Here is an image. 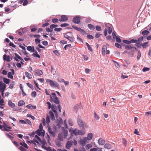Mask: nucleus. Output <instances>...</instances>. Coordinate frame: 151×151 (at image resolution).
Returning <instances> with one entry per match:
<instances>
[{
    "mask_svg": "<svg viewBox=\"0 0 151 151\" xmlns=\"http://www.w3.org/2000/svg\"><path fill=\"white\" fill-rule=\"evenodd\" d=\"M50 122V120L49 117L48 116H47L46 118V123L47 124H48Z\"/></svg>",
    "mask_w": 151,
    "mask_h": 151,
    "instance_id": "nucleus-57",
    "label": "nucleus"
},
{
    "mask_svg": "<svg viewBox=\"0 0 151 151\" xmlns=\"http://www.w3.org/2000/svg\"><path fill=\"white\" fill-rule=\"evenodd\" d=\"M48 132L50 135L51 136L55 137V132L52 130V129L49 128L48 129Z\"/></svg>",
    "mask_w": 151,
    "mask_h": 151,
    "instance_id": "nucleus-13",
    "label": "nucleus"
},
{
    "mask_svg": "<svg viewBox=\"0 0 151 151\" xmlns=\"http://www.w3.org/2000/svg\"><path fill=\"white\" fill-rule=\"evenodd\" d=\"M45 145H42V147L45 149L47 150H49L51 148L50 147H47L45 146Z\"/></svg>",
    "mask_w": 151,
    "mask_h": 151,
    "instance_id": "nucleus-42",
    "label": "nucleus"
},
{
    "mask_svg": "<svg viewBox=\"0 0 151 151\" xmlns=\"http://www.w3.org/2000/svg\"><path fill=\"white\" fill-rule=\"evenodd\" d=\"M6 136L11 139H14V137H13L9 134L8 133H6Z\"/></svg>",
    "mask_w": 151,
    "mask_h": 151,
    "instance_id": "nucleus-51",
    "label": "nucleus"
},
{
    "mask_svg": "<svg viewBox=\"0 0 151 151\" xmlns=\"http://www.w3.org/2000/svg\"><path fill=\"white\" fill-rule=\"evenodd\" d=\"M63 122V120L62 119H61L58 122V127H61V124H62Z\"/></svg>",
    "mask_w": 151,
    "mask_h": 151,
    "instance_id": "nucleus-35",
    "label": "nucleus"
},
{
    "mask_svg": "<svg viewBox=\"0 0 151 151\" xmlns=\"http://www.w3.org/2000/svg\"><path fill=\"white\" fill-rule=\"evenodd\" d=\"M125 48L127 50H129L132 48H134L135 50L136 49V48L135 47H133L131 45H127L125 46Z\"/></svg>",
    "mask_w": 151,
    "mask_h": 151,
    "instance_id": "nucleus-14",
    "label": "nucleus"
},
{
    "mask_svg": "<svg viewBox=\"0 0 151 151\" xmlns=\"http://www.w3.org/2000/svg\"><path fill=\"white\" fill-rule=\"evenodd\" d=\"M68 124L70 126H72L73 125V123L72 121L70 119H69L68 121Z\"/></svg>",
    "mask_w": 151,
    "mask_h": 151,
    "instance_id": "nucleus-46",
    "label": "nucleus"
},
{
    "mask_svg": "<svg viewBox=\"0 0 151 151\" xmlns=\"http://www.w3.org/2000/svg\"><path fill=\"white\" fill-rule=\"evenodd\" d=\"M88 141L87 140L86 137L83 138L82 139H81L80 140V143L82 146H84L86 145V143H87Z\"/></svg>",
    "mask_w": 151,
    "mask_h": 151,
    "instance_id": "nucleus-3",
    "label": "nucleus"
},
{
    "mask_svg": "<svg viewBox=\"0 0 151 151\" xmlns=\"http://www.w3.org/2000/svg\"><path fill=\"white\" fill-rule=\"evenodd\" d=\"M53 52L57 56H60V54L58 51L55 50L53 51Z\"/></svg>",
    "mask_w": 151,
    "mask_h": 151,
    "instance_id": "nucleus-44",
    "label": "nucleus"
},
{
    "mask_svg": "<svg viewBox=\"0 0 151 151\" xmlns=\"http://www.w3.org/2000/svg\"><path fill=\"white\" fill-rule=\"evenodd\" d=\"M115 45L116 47L118 48H121L122 47L121 45L119 43H116Z\"/></svg>",
    "mask_w": 151,
    "mask_h": 151,
    "instance_id": "nucleus-62",
    "label": "nucleus"
},
{
    "mask_svg": "<svg viewBox=\"0 0 151 151\" xmlns=\"http://www.w3.org/2000/svg\"><path fill=\"white\" fill-rule=\"evenodd\" d=\"M78 130L77 129H75L73 131L72 133L74 134L75 135H78Z\"/></svg>",
    "mask_w": 151,
    "mask_h": 151,
    "instance_id": "nucleus-29",
    "label": "nucleus"
},
{
    "mask_svg": "<svg viewBox=\"0 0 151 151\" xmlns=\"http://www.w3.org/2000/svg\"><path fill=\"white\" fill-rule=\"evenodd\" d=\"M102 35L99 33H97L95 34V37L96 38H99L100 35Z\"/></svg>",
    "mask_w": 151,
    "mask_h": 151,
    "instance_id": "nucleus-63",
    "label": "nucleus"
},
{
    "mask_svg": "<svg viewBox=\"0 0 151 151\" xmlns=\"http://www.w3.org/2000/svg\"><path fill=\"white\" fill-rule=\"evenodd\" d=\"M134 50H132L128 52L129 56L130 57H132L134 56Z\"/></svg>",
    "mask_w": 151,
    "mask_h": 151,
    "instance_id": "nucleus-20",
    "label": "nucleus"
},
{
    "mask_svg": "<svg viewBox=\"0 0 151 151\" xmlns=\"http://www.w3.org/2000/svg\"><path fill=\"white\" fill-rule=\"evenodd\" d=\"M34 72L35 73V75H36L37 76H40L43 74L42 71L39 69L35 70Z\"/></svg>",
    "mask_w": 151,
    "mask_h": 151,
    "instance_id": "nucleus-8",
    "label": "nucleus"
},
{
    "mask_svg": "<svg viewBox=\"0 0 151 151\" xmlns=\"http://www.w3.org/2000/svg\"><path fill=\"white\" fill-rule=\"evenodd\" d=\"M19 149L22 151H27V150L22 146H20L19 148Z\"/></svg>",
    "mask_w": 151,
    "mask_h": 151,
    "instance_id": "nucleus-54",
    "label": "nucleus"
},
{
    "mask_svg": "<svg viewBox=\"0 0 151 151\" xmlns=\"http://www.w3.org/2000/svg\"><path fill=\"white\" fill-rule=\"evenodd\" d=\"M98 142L100 145H104L105 143V141L102 138H100L98 140Z\"/></svg>",
    "mask_w": 151,
    "mask_h": 151,
    "instance_id": "nucleus-10",
    "label": "nucleus"
},
{
    "mask_svg": "<svg viewBox=\"0 0 151 151\" xmlns=\"http://www.w3.org/2000/svg\"><path fill=\"white\" fill-rule=\"evenodd\" d=\"M150 32L148 31L147 30H145L142 32V35H146L148 34Z\"/></svg>",
    "mask_w": 151,
    "mask_h": 151,
    "instance_id": "nucleus-33",
    "label": "nucleus"
},
{
    "mask_svg": "<svg viewBox=\"0 0 151 151\" xmlns=\"http://www.w3.org/2000/svg\"><path fill=\"white\" fill-rule=\"evenodd\" d=\"M40 142L41 143L43 144L42 145H45L47 144L46 141L45 140L43 139L42 141L41 140V142Z\"/></svg>",
    "mask_w": 151,
    "mask_h": 151,
    "instance_id": "nucleus-61",
    "label": "nucleus"
},
{
    "mask_svg": "<svg viewBox=\"0 0 151 151\" xmlns=\"http://www.w3.org/2000/svg\"><path fill=\"white\" fill-rule=\"evenodd\" d=\"M33 140L37 144L39 143V142L37 140H38L40 142H41L40 138L37 135L35 136V138L33 139Z\"/></svg>",
    "mask_w": 151,
    "mask_h": 151,
    "instance_id": "nucleus-11",
    "label": "nucleus"
},
{
    "mask_svg": "<svg viewBox=\"0 0 151 151\" xmlns=\"http://www.w3.org/2000/svg\"><path fill=\"white\" fill-rule=\"evenodd\" d=\"M69 25L67 23H64L60 25L61 27H65L68 26Z\"/></svg>",
    "mask_w": 151,
    "mask_h": 151,
    "instance_id": "nucleus-59",
    "label": "nucleus"
},
{
    "mask_svg": "<svg viewBox=\"0 0 151 151\" xmlns=\"http://www.w3.org/2000/svg\"><path fill=\"white\" fill-rule=\"evenodd\" d=\"M35 52V53H33V56L35 57H37L38 58H40V56L38 55L37 53V52L36 51L34 52Z\"/></svg>",
    "mask_w": 151,
    "mask_h": 151,
    "instance_id": "nucleus-32",
    "label": "nucleus"
},
{
    "mask_svg": "<svg viewBox=\"0 0 151 151\" xmlns=\"http://www.w3.org/2000/svg\"><path fill=\"white\" fill-rule=\"evenodd\" d=\"M78 123L79 126L82 128V129H84V125L83 122L82 121L80 120L79 119L78 121Z\"/></svg>",
    "mask_w": 151,
    "mask_h": 151,
    "instance_id": "nucleus-12",
    "label": "nucleus"
},
{
    "mask_svg": "<svg viewBox=\"0 0 151 151\" xmlns=\"http://www.w3.org/2000/svg\"><path fill=\"white\" fill-rule=\"evenodd\" d=\"M15 55V57H16L17 58H18L20 60H22V58L17 54L16 53Z\"/></svg>",
    "mask_w": 151,
    "mask_h": 151,
    "instance_id": "nucleus-49",
    "label": "nucleus"
},
{
    "mask_svg": "<svg viewBox=\"0 0 151 151\" xmlns=\"http://www.w3.org/2000/svg\"><path fill=\"white\" fill-rule=\"evenodd\" d=\"M63 136L64 138H66L67 137L68 134V131L67 130H64L63 131Z\"/></svg>",
    "mask_w": 151,
    "mask_h": 151,
    "instance_id": "nucleus-21",
    "label": "nucleus"
},
{
    "mask_svg": "<svg viewBox=\"0 0 151 151\" xmlns=\"http://www.w3.org/2000/svg\"><path fill=\"white\" fill-rule=\"evenodd\" d=\"M3 81L6 84H9L10 82V79L7 78H3Z\"/></svg>",
    "mask_w": 151,
    "mask_h": 151,
    "instance_id": "nucleus-24",
    "label": "nucleus"
},
{
    "mask_svg": "<svg viewBox=\"0 0 151 151\" xmlns=\"http://www.w3.org/2000/svg\"><path fill=\"white\" fill-rule=\"evenodd\" d=\"M85 134L84 132L82 130H78V135L79 134V135H83Z\"/></svg>",
    "mask_w": 151,
    "mask_h": 151,
    "instance_id": "nucleus-40",
    "label": "nucleus"
},
{
    "mask_svg": "<svg viewBox=\"0 0 151 151\" xmlns=\"http://www.w3.org/2000/svg\"><path fill=\"white\" fill-rule=\"evenodd\" d=\"M150 69V68L145 67L142 69V71L143 72H146L149 71Z\"/></svg>",
    "mask_w": 151,
    "mask_h": 151,
    "instance_id": "nucleus-48",
    "label": "nucleus"
},
{
    "mask_svg": "<svg viewBox=\"0 0 151 151\" xmlns=\"http://www.w3.org/2000/svg\"><path fill=\"white\" fill-rule=\"evenodd\" d=\"M141 55V53L140 51L139 50L137 53V60H139L140 58Z\"/></svg>",
    "mask_w": 151,
    "mask_h": 151,
    "instance_id": "nucleus-38",
    "label": "nucleus"
},
{
    "mask_svg": "<svg viewBox=\"0 0 151 151\" xmlns=\"http://www.w3.org/2000/svg\"><path fill=\"white\" fill-rule=\"evenodd\" d=\"M4 100L3 99H1L0 100V105L3 106L4 105Z\"/></svg>",
    "mask_w": 151,
    "mask_h": 151,
    "instance_id": "nucleus-60",
    "label": "nucleus"
},
{
    "mask_svg": "<svg viewBox=\"0 0 151 151\" xmlns=\"http://www.w3.org/2000/svg\"><path fill=\"white\" fill-rule=\"evenodd\" d=\"M68 39L69 40L71 43H73L74 41L73 38L70 37Z\"/></svg>",
    "mask_w": 151,
    "mask_h": 151,
    "instance_id": "nucleus-58",
    "label": "nucleus"
},
{
    "mask_svg": "<svg viewBox=\"0 0 151 151\" xmlns=\"http://www.w3.org/2000/svg\"><path fill=\"white\" fill-rule=\"evenodd\" d=\"M86 45L87 46L88 50L91 51H92V49L91 46L87 42L86 43Z\"/></svg>",
    "mask_w": 151,
    "mask_h": 151,
    "instance_id": "nucleus-34",
    "label": "nucleus"
},
{
    "mask_svg": "<svg viewBox=\"0 0 151 151\" xmlns=\"http://www.w3.org/2000/svg\"><path fill=\"white\" fill-rule=\"evenodd\" d=\"M25 121L26 123H27L28 124H29L30 125H32V124H31V122L29 120L27 119H25Z\"/></svg>",
    "mask_w": 151,
    "mask_h": 151,
    "instance_id": "nucleus-56",
    "label": "nucleus"
},
{
    "mask_svg": "<svg viewBox=\"0 0 151 151\" xmlns=\"http://www.w3.org/2000/svg\"><path fill=\"white\" fill-rule=\"evenodd\" d=\"M50 99L53 101L56 104H59L60 103V101L58 98L57 97L54 99H52L51 95H50Z\"/></svg>",
    "mask_w": 151,
    "mask_h": 151,
    "instance_id": "nucleus-9",
    "label": "nucleus"
},
{
    "mask_svg": "<svg viewBox=\"0 0 151 151\" xmlns=\"http://www.w3.org/2000/svg\"><path fill=\"white\" fill-rule=\"evenodd\" d=\"M68 47H72L71 45V44H68L66 45L65 47H64V49L65 50H67V48Z\"/></svg>",
    "mask_w": 151,
    "mask_h": 151,
    "instance_id": "nucleus-55",
    "label": "nucleus"
},
{
    "mask_svg": "<svg viewBox=\"0 0 151 151\" xmlns=\"http://www.w3.org/2000/svg\"><path fill=\"white\" fill-rule=\"evenodd\" d=\"M45 132L44 131L42 132V130H40L39 129H38L35 132V133L37 134L39 136L41 135L44 136L45 135Z\"/></svg>",
    "mask_w": 151,
    "mask_h": 151,
    "instance_id": "nucleus-6",
    "label": "nucleus"
},
{
    "mask_svg": "<svg viewBox=\"0 0 151 151\" xmlns=\"http://www.w3.org/2000/svg\"><path fill=\"white\" fill-rule=\"evenodd\" d=\"M27 49L29 51H31L33 52H35V50L33 46L32 47L30 46H28L27 48Z\"/></svg>",
    "mask_w": 151,
    "mask_h": 151,
    "instance_id": "nucleus-18",
    "label": "nucleus"
},
{
    "mask_svg": "<svg viewBox=\"0 0 151 151\" xmlns=\"http://www.w3.org/2000/svg\"><path fill=\"white\" fill-rule=\"evenodd\" d=\"M106 47L105 45H103L102 46V54L103 55H105V51L106 50Z\"/></svg>",
    "mask_w": 151,
    "mask_h": 151,
    "instance_id": "nucleus-16",
    "label": "nucleus"
},
{
    "mask_svg": "<svg viewBox=\"0 0 151 151\" xmlns=\"http://www.w3.org/2000/svg\"><path fill=\"white\" fill-rule=\"evenodd\" d=\"M92 137H93L92 134L91 133H89L88 134L87 137H86L87 140V141L88 140H91L92 138Z\"/></svg>",
    "mask_w": 151,
    "mask_h": 151,
    "instance_id": "nucleus-19",
    "label": "nucleus"
},
{
    "mask_svg": "<svg viewBox=\"0 0 151 151\" xmlns=\"http://www.w3.org/2000/svg\"><path fill=\"white\" fill-rule=\"evenodd\" d=\"M122 143L126 147L127 145V141L124 138H122Z\"/></svg>",
    "mask_w": 151,
    "mask_h": 151,
    "instance_id": "nucleus-36",
    "label": "nucleus"
},
{
    "mask_svg": "<svg viewBox=\"0 0 151 151\" xmlns=\"http://www.w3.org/2000/svg\"><path fill=\"white\" fill-rule=\"evenodd\" d=\"M58 81L59 82H64V80L62 78H58Z\"/></svg>",
    "mask_w": 151,
    "mask_h": 151,
    "instance_id": "nucleus-52",
    "label": "nucleus"
},
{
    "mask_svg": "<svg viewBox=\"0 0 151 151\" xmlns=\"http://www.w3.org/2000/svg\"><path fill=\"white\" fill-rule=\"evenodd\" d=\"M6 86L2 81H0V91H4Z\"/></svg>",
    "mask_w": 151,
    "mask_h": 151,
    "instance_id": "nucleus-4",
    "label": "nucleus"
},
{
    "mask_svg": "<svg viewBox=\"0 0 151 151\" xmlns=\"http://www.w3.org/2000/svg\"><path fill=\"white\" fill-rule=\"evenodd\" d=\"M116 40V41L119 43H120L121 42V40L119 37H117L115 38Z\"/></svg>",
    "mask_w": 151,
    "mask_h": 151,
    "instance_id": "nucleus-64",
    "label": "nucleus"
},
{
    "mask_svg": "<svg viewBox=\"0 0 151 151\" xmlns=\"http://www.w3.org/2000/svg\"><path fill=\"white\" fill-rule=\"evenodd\" d=\"M52 22L54 23H56L57 22H58V21H59L58 19L57 18H54L52 19Z\"/></svg>",
    "mask_w": 151,
    "mask_h": 151,
    "instance_id": "nucleus-45",
    "label": "nucleus"
},
{
    "mask_svg": "<svg viewBox=\"0 0 151 151\" xmlns=\"http://www.w3.org/2000/svg\"><path fill=\"white\" fill-rule=\"evenodd\" d=\"M97 31H100L101 30V27L98 25H97L95 27Z\"/></svg>",
    "mask_w": 151,
    "mask_h": 151,
    "instance_id": "nucleus-43",
    "label": "nucleus"
},
{
    "mask_svg": "<svg viewBox=\"0 0 151 151\" xmlns=\"http://www.w3.org/2000/svg\"><path fill=\"white\" fill-rule=\"evenodd\" d=\"M73 145V142L71 141H68L67 142L65 145V147L67 149H69Z\"/></svg>",
    "mask_w": 151,
    "mask_h": 151,
    "instance_id": "nucleus-5",
    "label": "nucleus"
},
{
    "mask_svg": "<svg viewBox=\"0 0 151 151\" xmlns=\"http://www.w3.org/2000/svg\"><path fill=\"white\" fill-rule=\"evenodd\" d=\"M68 19V17L65 15H63L59 19L60 22H65Z\"/></svg>",
    "mask_w": 151,
    "mask_h": 151,
    "instance_id": "nucleus-7",
    "label": "nucleus"
},
{
    "mask_svg": "<svg viewBox=\"0 0 151 151\" xmlns=\"http://www.w3.org/2000/svg\"><path fill=\"white\" fill-rule=\"evenodd\" d=\"M107 31L109 34H110L112 32V29L110 27H107Z\"/></svg>",
    "mask_w": 151,
    "mask_h": 151,
    "instance_id": "nucleus-39",
    "label": "nucleus"
},
{
    "mask_svg": "<svg viewBox=\"0 0 151 151\" xmlns=\"http://www.w3.org/2000/svg\"><path fill=\"white\" fill-rule=\"evenodd\" d=\"M47 83H49L51 87H54L58 88L60 86L59 84L57 82L54 83L50 79H47L46 81Z\"/></svg>",
    "mask_w": 151,
    "mask_h": 151,
    "instance_id": "nucleus-1",
    "label": "nucleus"
},
{
    "mask_svg": "<svg viewBox=\"0 0 151 151\" xmlns=\"http://www.w3.org/2000/svg\"><path fill=\"white\" fill-rule=\"evenodd\" d=\"M104 147L105 148L110 149L111 148V145L109 144L106 143L104 145Z\"/></svg>",
    "mask_w": 151,
    "mask_h": 151,
    "instance_id": "nucleus-23",
    "label": "nucleus"
},
{
    "mask_svg": "<svg viewBox=\"0 0 151 151\" xmlns=\"http://www.w3.org/2000/svg\"><path fill=\"white\" fill-rule=\"evenodd\" d=\"M7 128L9 129H11L12 127L9 126V124H6V123H3V128Z\"/></svg>",
    "mask_w": 151,
    "mask_h": 151,
    "instance_id": "nucleus-22",
    "label": "nucleus"
},
{
    "mask_svg": "<svg viewBox=\"0 0 151 151\" xmlns=\"http://www.w3.org/2000/svg\"><path fill=\"white\" fill-rule=\"evenodd\" d=\"M27 84L28 87L30 88L32 90H33L34 88H33L32 85V84L29 83H27Z\"/></svg>",
    "mask_w": 151,
    "mask_h": 151,
    "instance_id": "nucleus-53",
    "label": "nucleus"
},
{
    "mask_svg": "<svg viewBox=\"0 0 151 151\" xmlns=\"http://www.w3.org/2000/svg\"><path fill=\"white\" fill-rule=\"evenodd\" d=\"M81 17L78 16H76L74 17L73 19V21L76 24H79L80 22Z\"/></svg>",
    "mask_w": 151,
    "mask_h": 151,
    "instance_id": "nucleus-2",
    "label": "nucleus"
},
{
    "mask_svg": "<svg viewBox=\"0 0 151 151\" xmlns=\"http://www.w3.org/2000/svg\"><path fill=\"white\" fill-rule=\"evenodd\" d=\"M81 106V104H77L76 106H75L74 107V108L75 109H76V111L78 110V108H80V107Z\"/></svg>",
    "mask_w": 151,
    "mask_h": 151,
    "instance_id": "nucleus-50",
    "label": "nucleus"
},
{
    "mask_svg": "<svg viewBox=\"0 0 151 151\" xmlns=\"http://www.w3.org/2000/svg\"><path fill=\"white\" fill-rule=\"evenodd\" d=\"M88 28L91 30H93L95 29V27L91 24H88Z\"/></svg>",
    "mask_w": 151,
    "mask_h": 151,
    "instance_id": "nucleus-26",
    "label": "nucleus"
},
{
    "mask_svg": "<svg viewBox=\"0 0 151 151\" xmlns=\"http://www.w3.org/2000/svg\"><path fill=\"white\" fill-rule=\"evenodd\" d=\"M49 114L50 115V118L52 120H55V117L54 114L51 111H50L49 112Z\"/></svg>",
    "mask_w": 151,
    "mask_h": 151,
    "instance_id": "nucleus-17",
    "label": "nucleus"
},
{
    "mask_svg": "<svg viewBox=\"0 0 151 151\" xmlns=\"http://www.w3.org/2000/svg\"><path fill=\"white\" fill-rule=\"evenodd\" d=\"M25 74L26 77L30 79L32 78V76L27 72H25Z\"/></svg>",
    "mask_w": 151,
    "mask_h": 151,
    "instance_id": "nucleus-25",
    "label": "nucleus"
},
{
    "mask_svg": "<svg viewBox=\"0 0 151 151\" xmlns=\"http://www.w3.org/2000/svg\"><path fill=\"white\" fill-rule=\"evenodd\" d=\"M25 104V102L21 100L19 101L18 105L19 106H21L23 105H24Z\"/></svg>",
    "mask_w": 151,
    "mask_h": 151,
    "instance_id": "nucleus-27",
    "label": "nucleus"
},
{
    "mask_svg": "<svg viewBox=\"0 0 151 151\" xmlns=\"http://www.w3.org/2000/svg\"><path fill=\"white\" fill-rule=\"evenodd\" d=\"M148 42H144L142 45V47L144 48H145L147 47L148 46Z\"/></svg>",
    "mask_w": 151,
    "mask_h": 151,
    "instance_id": "nucleus-30",
    "label": "nucleus"
},
{
    "mask_svg": "<svg viewBox=\"0 0 151 151\" xmlns=\"http://www.w3.org/2000/svg\"><path fill=\"white\" fill-rule=\"evenodd\" d=\"M142 43L137 42L135 44L136 46L140 48L142 45Z\"/></svg>",
    "mask_w": 151,
    "mask_h": 151,
    "instance_id": "nucleus-41",
    "label": "nucleus"
},
{
    "mask_svg": "<svg viewBox=\"0 0 151 151\" xmlns=\"http://www.w3.org/2000/svg\"><path fill=\"white\" fill-rule=\"evenodd\" d=\"M8 77L9 78H10L11 79H13V77L12 75V73L11 72H9L8 74Z\"/></svg>",
    "mask_w": 151,
    "mask_h": 151,
    "instance_id": "nucleus-37",
    "label": "nucleus"
},
{
    "mask_svg": "<svg viewBox=\"0 0 151 151\" xmlns=\"http://www.w3.org/2000/svg\"><path fill=\"white\" fill-rule=\"evenodd\" d=\"M8 104L9 106L12 108H14L15 107V104L13 103L11 100L9 101Z\"/></svg>",
    "mask_w": 151,
    "mask_h": 151,
    "instance_id": "nucleus-28",
    "label": "nucleus"
},
{
    "mask_svg": "<svg viewBox=\"0 0 151 151\" xmlns=\"http://www.w3.org/2000/svg\"><path fill=\"white\" fill-rule=\"evenodd\" d=\"M93 115L94 118L96 120H98L100 119L99 116L97 114L95 111L94 112Z\"/></svg>",
    "mask_w": 151,
    "mask_h": 151,
    "instance_id": "nucleus-31",
    "label": "nucleus"
},
{
    "mask_svg": "<svg viewBox=\"0 0 151 151\" xmlns=\"http://www.w3.org/2000/svg\"><path fill=\"white\" fill-rule=\"evenodd\" d=\"M58 26L57 25H55L54 24H52L50 25V27L51 29H53L54 28L57 27Z\"/></svg>",
    "mask_w": 151,
    "mask_h": 151,
    "instance_id": "nucleus-47",
    "label": "nucleus"
},
{
    "mask_svg": "<svg viewBox=\"0 0 151 151\" xmlns=\"http://www.w3.org/2000/svg\"><path fill=\"white\" fill-rule=\"evenodd\" d=\"M58 140L61 141H63L65 139L64 138V137L62 134L61 133H59L58 134Z\"/></svg>",
    "mask_w": 151,
    "mask_h": 151,
    "instance_id": "nucleus-15",
    "label": "nucleus"
}]
</instances>
